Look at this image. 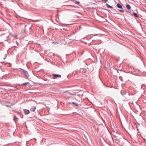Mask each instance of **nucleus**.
Masks as SVG:
<instances>
[{
	"label": "nucleus",
	"instance_id": "nucleus-1",
	"mask_svg": "<svg viewBox=\"0 0 146 146\" xmlns=\"http://www.w3.org/2000/svg\"><path fill=\"white\" fill-rule=\"evenodd\" d=\"M52 76H54L53 78L54 79H56L57 77L60 78L61 77V76L59 74H53Z\"/></svg>",
	"mask_w": 146,
	"mask_h": 146
},
{
	"label": "nucleus",
	"instance_id": "nucleus-2",
	"mask_svg": "<svg viewBox=\"0 0 146 146\" xmlns=\"http://www.w3.org/2000/svg\"><path fill=\"white\" fill-rule=\"evenodd\" d=\"M24 112L25 114H28L29 113V111L26 109L24 110Z\"/></svg>",
	"mask_w": 146,
	"mask_h": 146
},
{
	"label": "nucleus",
	"instance_id": "nucleus-3",
	"mask_svg": "<svg viewBox=\"0 0 146 146\" xmlns=\"http://www.w3.org/2000/svg\"><path fill=\"white\" fill-rule=\"evenodd\" d=\"M126 7L127 8L128 10H130L131 9V7L129 5H127Z\"/></svg>",
	"mask_w": 146,
	"mask_h": 146
},
{
	"label": "nucleus",
	"instance_id": "nucleus-4",
	"mask_svg": "<svg viewBox=\"0 0 146 146\" xmlns=\"http://www.w3.org/2000/svg\"><path fill=\"white\" fill-rule=\"evenodd\" d=\"M117 7L119 8H122V7L121 6V5L119 4H117Z\"/></svg>",
	"mask_w": 146,
	"mask_h": 146
},
{
	"label": "nucleus",
	"instance_id": "nucleus-5",
	"mask_svg": "<svg viewBox=\"0 0 146 146\" xmlns=\"http://www.w3.org/2000/svg\"><path fill=\"white\" fill-rule=\"evenodd\" d=\"M36 109V107L35 106H33L32 107L31 110L32 111H34Z\"/></svg>",
	"mask_w": 146,
	"mask_h": 146
},
{
	"label": "nucleus",
	"instance_id": "nucleus-6",
	"mask_svg": "<svg viewBox=\"0 0 146 146\" xmlns=\"http://www.w3.org/2000/svg\"><path fill=\"white\" fill-rule=\"evenodd\" d=\"M29 84V83L28 82H25V83H23L22 84V85H23V86H25V85H26Z\"/></svg>",
	"mask_w": 146,
	"mask_h": 146
},
{
	"label": "nucleus",
	"instance_id": "nucleus-7",
	"mask_svg": "<svg viewBox=\"0 0 146 146\" xmlns=\"http://www.w3.org/2000/svg\"><path fill=\"white\" fill-rule=\"evenodd\" d=\"M106 6L108 8H113L112 6H110L108 4H106Z\"/></svg>",
	"mask_w": 146,
	"mask_h": 146
},
{
	"label": "nucleus",
	"instance_id": "nucleus-8",
	"mask_svg": "<svg viewBox=\"0 0 146 146\" xmlns=\"http://www.w3.org/2000/svg\"><path fill=\"white\" fill-rule=\"evenodd\" d=\"M24 73L25 74V75L26 76H27V77L28 76V73H27V72L26 71H25V72H24Z\"/></svg>",
	"mask_w": 146,
	"mask_h": 146
},
{
	"label": "nucleus",
	"instance_id": "nucleus-9",
	"mask_svg": "<svg viewBox=\"0 0 146 146\" xmlns=\"http://www.w3.org/2000/svg\"><path fill=\"white\" fill-rule=\"evenodd\" d=\"M72 104H73L75 105L76 106H78V104L74 102H72Z\"/></svg>",
	"mask_w": 146,
	"mask_h": 146
},
{
	"label": "nucleus",
	"instance_id": "nucleus-10",
	"mask_svg": "<svg viewBox=\"0 0 146 146\" xmlns=\"http://www.w3.org/2000/svg\"><path fill=\"white\" fill-rule=\"evenodd\" d=\"M133 14L134 15V16H135L136 17H138V15H137V14L135 13H133Z\"/></svg>",
	"mask_w": 146,
	"mask_h": 146
},
{
	"label": "nucleus",
	"instance_id": "nucleus-11",
	"mask_svg": "<svg viewBox=\"0 0 146 146\" xmlns=\"http://www.w3.org/2000/svg\"><path fill=\"white\" fill-rule=\"evenodd\" d=\"M119 11L122 12H124V11L123 10H119Z\"/></svg>",
	"mask_w": 146,
	"mask_h": 146
},
{
	"label": "nucleus",
	"instance_id": "nucleus-12",
	"mask_svg": "<svg viewBox=\"0 0 146 146\" xmlns=\"http://www.w3.org/2000/svg\"><path fill=\"white\" fill-rule=\"evenodd\" d=\"M76 3L77 4H79L80 3V2L78 1H76Z\"/></svg>",
	"mask_w": 146,
	"mask_h": 146
},
{
	"label": "nucleus",
	"instance_id": "nucleus-13",
	"mask_svg": "<svg viewBox=\"0 0 146 146\" xmlns=\"http://www.w3.org/2000/svg\"><path fill=\"white\" fill-rule=\"evenodd\" d=\"M5 57H4V58H3V59H5V58L6 57V56H7L6 54H5Z\"/></svg>",
	"mask_w": 146,
	"mask_h": 146
},
{
	"label": "nucleus",
	"instance_id": "nucleus-14",
	"mask_svg": "<svg viewBox=\"0 0 146 146\" xmlns=\"http://www.w3.org/2000/svg\"><path fill=\"white\" fill-rule=\"evenodd\" d=\"M102 1H105V2H106L108 0H102Z\"/></svg>",
	"mask_w": 146,
	"mask_h": 146
},
{
	"label": "nucleus",
	"instance_id": "nucleus-15",
	"mask_svg": "<svg viewBox=\"0 0 146 146\" xmlns=\"http://www.w3.org/2000/svg\"><path fill=\"white\" fill-rule=\"evenodd\" d=\"M14 118H16V116H15V115H14Z\"/></svg>",
	"mask_w": 146,
	"mask_h": 146
}]
</instances>
